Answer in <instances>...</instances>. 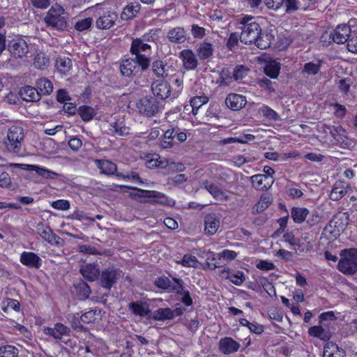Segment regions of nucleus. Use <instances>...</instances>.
I'll list each match as a JSON object with an SVG mask.
<instances>
[{
  "label": "nucleus",
  "mask_w": 357,
  "mask_h": 357,
  "mask_svg": "<svg viewBox=\"0 0 357 357\" xmlns=\"http://www.w3.org/2000/svg\"><path fill=\"white\" fill-rule=\"evenodd\" d=\"M202 187L206 189L216 199H222L224 192L214 183L206 180L202 183Z\"/></svg>",
  "instance_id": "nucleus-43"
},
{
  "label": "nucleus",
  "mask_w": 357,
  "mask_h": 357,
  "mask_svg": "<svg viewBox=\"0 0 357 357\" xmlns=\"http://www.w3.org/2000/svg\"><path fill=\"white\" fill-rule=\"evenodd\" d=\"M319 319L320 324H323L327 327L328 324H326L325 322L334 321L336 319V317L333 311H328L321 313L319 317Z\"/></svg>",
  "instance_id": "nucleus-60"
},
{
  "label": "nucleus",
  "mask_w": 357,
  "mask_h": 357,
  "mask_svg": "<svg viewBox=\"0 0 357 357\" xmlns=\"http://www.w3.org/2000/svg\"><path fill=\"white\" fill-rule=\"evenodd\" d=\"M153 318L158 321L172 319V309L169 307L159 308L154 312Z\"/></svg>",
  "instance_id": "nucleus-46"
},
{
  "label": "nucleus",
  "mask_w": 357,
  "mask_h": 357,
  "mask_svg": "<svg viewBox=\"0 0 357 357\" xmlns=\"http://www.w3.org/2000/svg\"><path fill=\"white\" fill-rule=\"evenodd\" d=\"M187 180L188 177L185 174H180L173 178H168L167 184L178 186L185 182Z\"/></svg>",
  "instance_id": "nucleus-63"
},
{
  "label": "nucleus",
  "mask_w": 357,
  "mask_h": 357,
  "mask_svg": "<svg viewBox=\"0 0 357 357\" xmlns=\"http://www.w3.org/2000/svg\"><path fill=\"white\" fill-rule=\"evenodd\" d=\"M267 180L266 175L256 174L250 177V181L253 187L257 190H266L270 188L274 181L272 180L270 184L268 182H266Z\"/></svg>",
  "instance_id": "nucleus-33"
},
{
  "label": "nucleus",
  "mask_w": 357,
  "mask_h": 357,
  "mask_svg": "<svg viewBox=\"0 0 357 357\" xmlns=\"http://www.w3.org/2000/svg\"><path fill=\"white\" fill-rule=\"evenodd\" d=\"M72 61L70 58L66 56L57 57L55 63V66L59 73L61 75H66L72 68Z\"/></svg>",
  "instance_id": "nucleus-38"
},
{
  "label": "nucleus",
  "mask_w": 357,
  "mask_h": 357,
  "mask_svg": "<svg viewBox=\"0 0 357 357\" xmlns=\"http://www.w3.org/2000/svg\"><path fill=\"white\" fill-rule=\"evenodd\" d=\"M247 102L245 96L237 93H230L225 99L226 105L233 111L243 108Z\"/></svg>",
  "instance_id": "nucleus-23"
},
{
  "label": "nucleus",
  "mask_w": 357,
  "mask_h": 357,
  "mask_svg": "<svg viewBox=\"0 0 357 357\" xmlns=\"http://www.w3.org/2000/svg\"><path fill=\"white\" fill-rule=\"evenodd\" d=\"M121 273L119 268L114 267L105 268L100 273L98 283L104 289L109 291L116 284Z\"/></svg>",
  "instance_id": "nucleus-10"
},
{
  "label": "nucleus",
  "mask_w": 357,
  "mask_h": 357,
  "mask_svg": "<svg viewBox=\"0 0 357 357\" xmlns=\"http://www.w3.org/2000/svg\"><path fill=\"white\" fill-rule=\"evenodd\" d=\"M309 214L310 211L305 207L294 206L291 210V217L294 222L297 224L303 223Z\"/></svg>",
  "instance_id": "nucleus-37"
},
{
  "label": "nucleus",
  "mask_w": 357,
  "mask_h": 357,
  "mask_svg": "<svg viewBox=\"0 0 357 357\" xmlns=\"http://www.w3.org/2000/svg\"><path fill=\"white\" fill-rule=\"evenodd\" d=\"M92 23L93 19L91 17H86L78 20L75 25V29L78 31H84L90 28Z\"/></svg>",
  "instance_id": "nucleus-57"
},
{
  "label": "nucleus",
  "mask_w": 357,
  "mask_h": 357,
  "mask_svg": "<svg viewBox=\"0 0 357 357\" xmlns=\"http://www.w3.org/2000/svg\"><path fill=\"white\" fill-rule=\"evenodd\" d=\"M180 58L183 61V65L185 69L195 70L198 65V61L192 50L186 49L180 52Z\"/></svg>",
  "instance_id": "nucleus-26"
},
{
  "label": "nucleus",
  "mask_w": 357,
  "mask_h": 357,
  "mask_svg": "<svg viewBox=\"0 0 357 357\" xmlns=\"http://www.w3.org/2000/svg\"><path fill=\"white\" fill-rule=\"evenodd\" d=\"M167 63L159 58L151 60L150 65L151 70L153 75L158 78L157 79H166L167 77Z\"/></svg>",
  "instance_id": "nucleus-20"
},
{
  "label": "nucleus",
  "mask_w": 357,
  "mask_h": 357,
  "mask_svg": "<svg viewBox=\"0 0 357 357\" xmlns=\"http://www.w3.org/2000/svg\"><path fill=\"white\" fill-rule=\"evenodd\" d=\"M37 232L40 237L51 245H62L63 240L53 232L49 225L40 223L37 225Z\"/></svg>",
  "instance_id": "nucleus-13"
},
{
  "label": "nucleus",
  "mask_w": 357,
  "mask_h": 357,
  "mask_svg": "<svg viewBox=\"0 0 357 357\" xmlns=\"http://www.w3.org/2000/svg\"><path fill=\"white\" fill-rule=\"evenodd\" d=\"M249 71V68L243 65H237L234 69L232 72L231 77L235 81L241 80L244 78Z\"/></svg>",
  "instance_id": "nucleus-52"
},
{
  "label": "nucleus",
  "mask_w": 357,
  "mask_h": 357,
  "mask_svg": "<svg viewBox=\"0 0 357 357\" xmlns=\"http://www.w3.org/2000/svg\"><path fill=\"white\" fill-rule=\"evenodd\" d=\"M347 193V190L343 186H341V183H335L330 195L331 199L333 201H337L344 196Z\"/></svg>",
  "instance_id": "nucleus-54"
},
{
  "label": "nucleus",
  "mask_w": 357,
  "mask_h": 357,
  "mask_svg": "<svg viewBox=\"0 0 357 357\" xmlns=\"http://www.w3.org/2000/svg\"><path fill=\"white\" fill-rule=\"evenodd\" d=\"M75 289V294L80 301H86L89 298L91 294L90 286L83 280H79L73 284Z\"/></svg>",
  "instance_id": "nucleus-31"
},
{
  "label": "nucleus",
  "mask_w": 357,
  "mask_h": 357,
  "mask_svg": "<svg viewBox=\"0 0 357 357\" xmlns=\"http://www.w3.org/2000/svg\"><path fill=\"white\" fill-rule=\"evenodd\" d=\"M70 333V328L61 323L55 324L53 328H44L45 334L52 336L54 339L59 340H62V337L69 336Z\"/></svg>",
  "instance_id": "nucleus-17"
},
{
  "label": "nucleus",
  "mask_w": 357,
  "mask_h": 357,
  "mask_svg": "<svg viewBox=\"0 0 357 357\" xmlns=\"http://www.w3.org/2000/svg\"><path fill=\"white\" fill-rule=\"evenodd\" d=\"M321 216L319 213L314 210L307 215L306 218V223L310 226L312 227L319 222L321 220Z\"/></svg>",
  "instance_id": "nucleus-62"
},
{
  "label": "nucleus",
  "mask_w": 357,
  "mask_h": 357,
  "mask_svg": "<svg viewBox=\"0 0 357 357\" xmlns=\"http://www.w3.org/2000/svg\"><path fill=\"white\" fill-rule=\"evenodd\" d=\"M308 334L310 336L319 338L324 341H328L332 336V333L326 326L323 324L314 326L309 328Z\"/></svg>",
  "instance_id": "nucleus-28"
},
{
  "label": "nucleus",
  "mask_w": 357,
  "mask_h": 357,
  "mask_svg": "<svg viewBox=\"0 0 357 357\" xmlns=\"http://www.w3.org/2000/svg\"><path fill=\"white\" fill-rule=\"evenodd\" d=\"M139 113L150 118L156 116L162 109V105L154 96L142 98L136 104Z\"/></svg>",
  "instance_id": "nucleus-6"
},
{
  "label": "nucleus",
  "mask_w": 357,
  "mask_h": 357,
  "mask_svg": "<svg viewBox=\"0 0 357 357\" xmlns=\"http://www.w3.org/2000/svg\"><path fill=\"white\" fill-rule=\"evenodd\" d=\"M121 188L134 190L135 192H130L129 197L139 203L172 206L175 202L174 199L158 191L143 190L137 187L128 185H121Z\"/></svg>",
  "instance_id": "nucleus-1"
},
{
  "label": "nucleus",
  "mask_w": 357,
  "mask_h": 357,
  "mask_svg": "<svg viewBox=\"0 0 357 357\" xmlns=\"http://www.w3.org/2000/svg\"><path fill=\"white\" fill-rule=\"evenodd\" d=\"M344 351L333 342H327L324 347L323 357H344Z\"/></svg>",
  "instance_id": "nucleus-36"
},
{
  "label": "nucleus",
  "mask_w": 357,
  "mask_h": 357,
  "mask_svg": "<svg viewBox=\"0 0 357 357\" xmlns=\"http://www.w3.org/2000/svg\"><path fill=\"white\" fill-rule=\"evenodd\" d=\"M282 6L285 8V12L287 13L291 14L294 13L296 11L301 10L303 11H306L309 10V8L306 6V4L301 1L300 2L298 0H282Z\"/></svg>",
  "instance_id": "nucleus-32"
},
{
  "label": "nucleus",
  "mask_w": 357,
  "mask_h": 357,
  "mask_svg": "<svg viewBox=\"0 0 357 357\" xmlns=\"http://www.w3.org/2000/svg\"><path fill=\"white\" fill-rule=\"evenodd\" d=\"M206 264L209 269L215 270L217 268L222 267L225 264L222 260L220 253H214L208 252L206 257Z\"/></svg>",
  "instance_id": "nucleus-39"
},
{
  "label": "nucleus",
  "mask_w": 357,
  "mask_h": 357,
  "mask_svg": "<svg viewBox=\"0 0 357 357\" xmlns=\"http://www.w3.org/2000/svg\"><path fill=\"white\" fill-rule=\"evenodd\" d=\"M44 21L47 26L63 31L68 27L67 17L63 8L59 5L52 6L48 10Z\"/></svg>",
  "instance_id": "nucleus-4"
},
{
  "label": "nucleus",
  "mask_w": 357,
  "mask_h": 357,
  "mask_svg": "<svg viewBox=\"0 0 357 357\" xmlns=\"http://www.w3.org/2000/svg\"><path fill=\"white\" fill-rule=\"evenodd\" d=\"M96 310H91L88 312L83 313L80 316L82 324H88L94 323L96 321Z\"/></svg>",
  "instance_id": "nucleus-58"
},
{
  "label": "nucleus",
  "mask_w": 357,
  "mask_h": 357,
  "mask_svg": "<svg viewBox=\"0 0 357 357\" xmlns=\"http://www.w3.org/2000/svg\"><path fill=\"white\" fill-rule=\"evenodd\" d=\"M151 89L153 96L162 100L169 98L172 93L171 86L165 79L153 80Z\"/></svg>",
  "instance_id": "nucleus-12"
},
{
  "label": "nucleus",
  "mask_w": 357,
  "mask_h": 357,
  "mask_svg": "<svg viewBox=\"0 0 357 357\" xmlns=\"http://www.w3.org/2000/svg\"><path fill=\"white\" fill-rule=\"evenodd\" d=\"M196 53L200 61L209 60L213 56L214 46L205 40L202 41L196 46Z\"/></svg>",
  "instance_id": "nucleus-21"
},
{
  "label": "nucleus",
  "mask_w": 357,
  "mask_h": 357,
  "mask_svg": "<svg viewBox=\"0 0 357 357\" xmlns=\"http://www.w3.org/2000/svg\"><path fill=\"white\" fill-rule=\"evenodd\" d=\"M218 347L219 350L222 354L228 355L236 352L239 349L241 345L232 337H225L220 340Z\"/></svg>",
  "instance_id": "nucleus-18"
},
{
  "label": "nucleus",
  "mask_w": 357,
  "mask_h": 357,
  "mask_svg": "<svg viewBox=\"0 0 357 357\" xmlns=\"http://www.w3.org/2000/svg\"><path fill=\"white\" fill-rule=\"evenodd\" d=\"M117 19V15L111 11L105 12L97 19L96 25L99 29H107L112 27Z\"/></svg>",
  "instance_id": "nucleus-24"
},
{
  "label": "nucleus",
  "mask_w": 357,
  "mask_h": 357,
  "mask_svg": "<svg viewBox=\"0 0 357 357\" xmlns=\"http://www.w3.org/2000/svg\"><path fill=\"white\" fill-rule=\"evenodd\" d=\"M37 90L41 95H49L53 91V84L51 81L45 77L38 79L36 82Z\"/></svg>",
  "instance_id": "nucleus-45"
},
{
  "label": "nucleus",
  "mask_w": 357,
  "mask_h": 357,
  "mask_svg": "<svg viewBox=\"0 0 357 357\" xmlns=\"http://www.w3.org/2000/svg\"><path fill=\"white\" fill-rule=\"evenodd\" d=\"M272 202V198L269 196L261 195L259 201L255 204L253 209L257 213H261L266 209Z\"/></svg>",
  "instance_id": "nucleus-53"
},
{
  "label": "nucleus",
  "mask_w": 357,
  "mask_h": 357,
  "mask_svg": "<svg viewBox=\"0 0 357 357\" xmlns=\"http://www.w3.org/2000/svg\"><path fill=\"white\" fill-rule=\"evenodd\" d=\"M51 206L57 210L66 211L70 208V202L64 199L52 202Z\"/></svg>",
  "instance_id": "nucleus-64"
},
{
  "label": "nucleus",
  "mask_w": 357,
  "mask_h": 357,
  "mask_svg": "<svg viewBox=\"0 0 357 357\" xmlns=\"http://www.w3.org/2000/svg\"><path fill=\"white\" fill-rule=\"evenodd\" d=\"M77 113L85 122L91 121L96 115V110L88 105H81L77 108Z\"/></svg>",
  "instance_id": "nucleus-42"
},
{
  "label": "nucleus",
  "mask_w": 357,
  "mask_h": 357,
  "mask_svg": "<svg viewBox=\"0 0 357 357\" xmlns=\"http://www.w3.org/2000/svg\"><path fill=\"white\" fill-rule=\"evenodd\" d=\"M11 167L25 170V171H29L32 172L34 171L36 172V174L39 176H43V178H47V179H54L58 176V174L47 169L43 167H40L38 165H27V164H18V163H12L10 164Z\"/></svg>",
  "instance_id": "nucleus-14"
},
{
  "label": "nucleus",
  "mask_w": 357,
  "mask_h": 357,
  "mask_svg": "<svg viewBox=\"0 0 357 357\" xmlns=\"http://www.w3.org/2000/svg\"><path fill=\"white\" fill-rule=\"evenodd\" d=\"M68 319L70 321L72 328L77 332H88V328L84 326L81 321L80 317L75 314L69 315Z\"/></svg>",
  "instance_id": "nucleus-47"
},
{
  "label": "nucleus",
  "mask_w": 357,
  "mask_h": 357,
  "mask_svg": "<svg viewBox=\"0 0 357 357\" xmlns=\"http://www.w3.org/2000/svg\"><path fill=\"white\" fill-rule=\"evenodd\" d=\"M19 350L13 345L6 344L0 347V357H18Z\"/></svg>",
  "instance_id": "nucleus-51"
},
{
  "label": "nucleus",
  "mask_w": 357,
  "mask_h": 357,
  "mask_svg": "<svg viewBox=\"0 0 357 357\" xmlns=\"http://www.w3.org/2000/svg\"><path fill=\"white\" fill-rule=\"evenodd\" d=\"M8 50L15 58H22L26 56L29 48L27 42L22 38H15L9 41Z\"/></svg>",
  "instance_id": "nucleus-11"
},
{
  "label": "nucleus",
  "mask_w": 357,
  "mask_h": 357,
  "mask_svg": "<svg viewBox=\"0 0 357 357\" xmlns=\"http://www.w3.org/2000/svg\"><path fill=\"white\" fill-rule=\"evenodd\" d=\"M141 6L137 2H132L128 4L121 14L123 20H128L134 18L139 12Z\"/></svg>",
  "instance_id": "nucleus-34"
},
{
  "label": "nucleus",
  "mask_w": 357,
  "mask_h": 357,
  "mask_svg": "<svg viewBox=\"0 0 357 357\" xmlns=\"http://www.w3.org/2000/svg\"><path fill=\"white\" fill-rule=\"evenodd\" d=\"M153 165L156 167L166 170L167 172L165 174H169L170 171L174 170L176 163L166 159L162 160L159 157L158 159L155 160V164Z\"/></svg>",
  "instance_id": "nucleus-49"
},
{
  "label": "nucleus",
  "mask_w": 357,
  "mask_h": 357,
  "mask_svg": "<svg viewBox=\"0 0 357 357\" xmlns=\"http://www.w3.org/2000/svg\"><path fill=\"white\" fill-rule=\"evenodd\" d=\"M208 98L206 96H195L191 98L190 105L192 107V113L196 115L198 109L204 104L208 102Z\"/></svg>",
  "instance_id": "nucleus-50"
},
{
  "label": "nucleus",
  "mask_w": 357,
  "mask_h": 357,
  "mask_svg": "<svg viewBox=\"0 0 357 357\" xmlns=\"http://www.w3.org/2000/svg\"><path fill=\"white\" fill-rule=\"evenodd\" d=\"M20 262L29 268L38 269L42 265V259L33 252H23L20 255Z\"/></svg>",
  "instance_id": "nucleus-22"
},
{
  "label": "nucleus",
  "mask_w": 357,
  "mask_h": 357,
  "mask_svg": "<svg viewBox=\"0 0 357 357\" xmlns=\"http://www.w3.org/2000/svg\"><path fill=\"white\" fill-rule=\"evenodd\" d=\"M151 63L146 64L145 67L137 61V57L124 59L120 65V71L123 76L131 77L146 71L150 68Z\"/></svg>",
  "instance_id": "nucleus-8"
},
{
  "label": "nucleus",
  "mask_w": 357,
  "mask_h": 357,
  "mask_svg": "<svg viewBox=\"0 0 357 357\" xmlns=\"http://www.w3.org/2000/svg\"><path fill=\"white\" fill-rule=\"evenodd\" d=\"M338 270L346 275H354L357 272V249H344L340 252Z\"/></svg>",
  "instance_id": "nucleus-5"
},
{
  "label": "nucleus",
  "mask_w": 357,
  "mask_h": 357,
  "mask_svg": "<svg viewBox=\"0 0 357 357\" xmlns=\"http://www.w3.org/2000/svg\"><path fill=\"white\" fill-rule=\"evenodd\" d=\"M320 64H316L313 62H308L304 65L303 72L306 73L308 75H314L318 73L320 70Z\"/></svg>",
  "instance_id": "nucleus-59"
},
{
  "label": "nucleus",
  "mask_w": 357,
  "mask_h": 357,
  "mask_svg": "<svg viewBox=\"0 0 357 357\" xmlns=\"http://www.w3.org/2000/svg\"><path fill=\"white\" fill-rule=\"evenodd\" d=\"M198 260L196 257L191 255H185L182 260L176 261L177 264H181L184 267L197 268Z\"/></svg>",
  "instance_id": "nucleus-55"
},
{
  "label": "nucleus",
  "mask_w": 357,
  "mask_h": 357,
  "mask_svg": "<svg viewBox=\"0 0 357 357\" xmlns=\"http://www.w3.org/2000/svg\"><path fill=\"white\" fill-rule=\"evenodd\" d=\"M220 277L222 278L229 280L233 284L240 286L245 280V275L243 271H231L229 268H225L221 271Z\"/></svg>",
  "instance_id": "nucleus-19"
},
{
  "label": "nucleus",
  "mask_w": 357,
  "mask_h": 357,
  "mask_svg": "<svg viewBox=\"0 0 357 357\" xmlns=\"http://www.w3.org/2000/svg\"><path fill=\"white\" fill-rule=\"evenodd\" d=\"M128 309L132 314L140 317H145L151 313L149 305L146 302L132 301L128 304Z\"/></svg>",
  "instance_id": "nucleus-29"
},
{
  "label": "nucleus",
  "mask_w": 357,
  "mask_h": 357,
  "mask_svg": "<svg viewBox=\"0 0 357 357\" xmlns=\"http://www.w3.org/2000/svg\"><path fill=\"white\" fill-rule=\"evenodd\" d=\"M24 137V130L22 127L17 126H11L8 132V142H5L7 149L13 153H19Z\"/></svg>",
  "instance_id": "nucleus-9"
},
{
  "label": "nucleus",
  "mask_w": 357,
  "mask_h": 357,
  "mask_svg": "<svg viewBox=\"0 0 357 357\" xmlns=\"http://www.w3.org/2000/svg\"><path fill=\"white\" fill-rule=\"evenodd\" d=\"M155 285L168 293L180 294L184 287V282L181 278L172 277L169 278L165 275H162L156 278L154 282Z\"/></svg>",
  "instance_id": "nucleus-7"
},
{
  "label": "nucleus",
  "mask_w": 357,
  "mask_h": 357,
  "mask_svg": "<svg viewBox=\"0 0 357 357\" xmlns=\"http://www.w3.org/2000/svg\"><path fill=\"white\" fill-rule=\"evenodd\" d=\"M261 284L264 290L271 297L276 296V291L274 286L268 281L266 278H264L261 281Z\"/></svg>",
  "instance_id": "nucleus-61"
},
{
  "label": "nucleus",
  "mask_w": 357,
  "mask_h": 357,
  "mask_svg": "<svg viewBox=\"0 0 357 357\" xmlns=\"http://www.w3.org/2000/svg\"><path fill=\"white\" fill-rule=\"evenodd\" d=\"M274 40V36L271 33L261 32L259 38H257L254 43L258 48L266 50L271 47Z\"/></svg>",
  "instance_id": "nucleus-40"
},
{
  "label": "nucleus",
  "mask_w": 357,
  "mask_h": 357,
  "mask_svg": "<svg viewBox=\"0 0 357 357\" xmlns=\"http://www.w3.org/2000/svg\"><path fill=\"white\" fill-rule=\"evenodd\" d=\"M259 112L260 114H262L263 116H265L268 120L275 121L280 120V116L279 114L268 105H263L259 108Z\"/></svg>",
  "instance_id": "nucleus-48"
},
{
  "label": "nucleus",
  "mask_w": 357,
  "mask_h": 357,
  "mask_svg": "<svg viewBox=\"0 0 357 357\" xmlns=\"http://www.w3.org/2000/svg\"><path fill=\"white\" fill-rule=\"evenodd\" d=\"M96 163L100 172L106 175H114L117 171V165L108 160H96Z\"/></svg>",
  "instance_id": "nucleus-35"
},
{
  "label": "nucleus",
  "mask_w": 357,
  "mask_h": 357,
  "mask_svg": "<svg viewBox=\"0 0 357 357\" xmlns=\"http://www.w3.org/2000/svg\"><path fill=\"white\" fill-rule=\"evenodd\" d=\"M112 128V132L120 137H126L130 135V128L126 126L123 121H116L110 123Z\"/></svg>",
  "instance_id": "nucleus-44"
},
{
  "label": "nucleus",
  "mask_w": 357,
  "mask_h": 357,
  "mask_svg": "<svg viewBox=\"0 0 357 357\" xmlns=\"http://www.w3.org/2000/svg\"><path fill=\"white\" fill-rule=\"evenodd\" d=\"M221 215L219 213H211L204 217V231L208 236L215 234L220 225Z\"/></svg>",
  "instance_id": "nucleus-16"
},
{
  "label": "nucleus",
  "mask_w": 357,
  "mask_h": 357,
  "mask_svg": "<svg viewBox=\"0 0 357 357\" xmlns=\"http://www.w3.org/2000/svg\"><path fill=\"white\" fill-rule=\"evenodd\" d=\"M240 40V35L236 32H233L229 35V37L226 43L227 48L234 52L235 50V47L238 45V41Z\"/></svg>",
  "instance_id": "nucleus-56"
},
{
  "label": "nucleus",
  "mask_w": 357,
  "mask_h": 357,
  "mask_svg": "<svg viewBox=\"0 0 357 357\" xmlns=\"http://www.w3.org/2000/svg\"><path fill=\"white\" fill-rule=\"evenodd\" d=\"M79 273L89 282L98 281L100 276V266L96 263H86L79 267Z\"/></svg>",
  "instance_id": "nucleus-15"
},
{
  "label": "nucleus",
  "mask_w": 357,
  "mask_h": 357,
  "mask_svg": "<svg viewBox=\"0 0 357 357\" xmlns=\"http://www.w3.org/2000/svg\"><path fill=\"white\" fill-rule=\"evenodd\" d=\"M280 66V63L276 61H270L266 63L264 68V72L269 77L275 79L279 75Z\"/></svg>",
  "instance_id": "nucleus-41"
},
{
  "label": "nucleus",
  "mask_w": 357,
  "mask_h": 357,
  "mask_svg": "<svg viewBox=\"0 0 357 357\" xmlns=\"http://www.w3.org/2000/svg\"><path fill=\"white\" fill-rule=\"evenodd\" d=\"M335 43L337 44H343L348 40L351 34V28L346 24L338 25L333 30Z\"/></svg>",
  "instance_id": "nucleus-27"
},
{
  "label": "nucleus",
  "mask_w": 357,
  "mask_h": 357,
  "mask_svg": "<svg viewBox=\"0 0 357 357\" xmlns=\"http://www.w3.org/2000/svg\"><path fill=\"white\" fill-rule=\"evenodd\" d=\"M19 95L23 100L26 102H37L40 100V92L29 85L21 87Z\"/></svg>",
  "instance_id": "nucleus-25"
},
{
  "label": "nucleus",
  "mask_w": 357,
  "mask_h": 357,
  "mask_svg": "<svg viewBox=\"0 0 357 357\" xmlns=\"http://www.w3.org/2000/svg\"><path fill=\"white\" fill-rule=\"evenodd\" d=\"M167 38L172 43H183L187 40L186 31L180 26L173 28L168 31Z\"/></svg>",
  "instance_id": "nucleus-30"
},
{
  "label": "nucleus",
  "mask_w": 357,
  "mask_h": 357,
  "mask_svg": "<svg viewBox=\"0 0 357 357\" xmlns=\"http://www.w3.org/2000/svg\"><path fill=\"white\" fill-rule=\"evenodd\" d=\"M149 36L144 35L142 38H133L130 49V54L135 56L144 67L151 61V56L147 54L148 52H151V46L145 43L149 40Z\"/></svg>",
  "instance_id": "nucleus-2"
},
{
  "label": "nucleus",
  "mask_w": 357,
  "mask_h": 357,
  "mask_svg": "<svg viewBox=\"0 0 357 357\" xmlns=\"http://www.w3.org/2000/svg\"><path fill=\"white\" fill-rule=\"evenodd\" d=\"M240 23L243 26L240 35V40L244 44H252L259 38L261 29L253 17L244 16Z\"/></svg>",
  "instance_id": "nucleus-3"
}]
</instances>
